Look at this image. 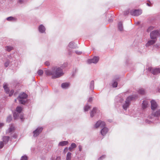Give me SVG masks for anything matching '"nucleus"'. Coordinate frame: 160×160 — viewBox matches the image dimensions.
<instances>
[{"instance_id": "f257e3e1", "label": "nucleus", "mask_w": 160, "mask_h": 160, "mask_svg": "<svg viewBox=\"0 0 160 160\" xmlns=\"http://www.w3.org/2000/svg\"><path fill=\"white\" fill-rule=\"evenodd\" d=\"M45 73L47 75H52L53 78H58L63 74L62 69L59 68H54L52 70H46Z\"/></svg>"}, {"instance_id": "f03ea898", "label": "nucleus", "mask_w": 160, "mask_h": 160, "mask_svg": "<svg viewBox=\"0 0 160 160\" xmlns=\"http://www.w3.org/2000/svg\"><path fill=\"white\" fill-rule=\"evenodd\" d=\"M27 97V95L24 93L21 94L18 98L20 103L24 104L26 101V98Z\"/></svg>"}, {"instance_id": "7ed1b4c3", "label": "nucleus", "mask_w": 160, "mask_h": 160, "mask_svg": "<svg viewBox=\"0 0 160 160\" xmlns=\"http://www.w3.org/2000/svg\"><path fill=\"white\" fill-rule=\"evenodd\" d=\"M133 97L132 96L128 97L126 99L125 103L123 106V108L125 110H126L130 105V102L133 100Z\"/></svg>"}, {"instance_id": "20e7f679", "label": "nucleus", "mask_w": 160, "mask_h": 160, "mask_svg": "<svg viewBox=\"0 0 160 160\" xmlns=\"http://www.w3.org/2000/svg\"><path fill=\"white\" fill-rule=\"evenodd\" d=\"M160 35V30L154 31L151 32L150 34V38L152 39H156L158 36Z\"/></svg>"}, {"instance_id": "39448f33", "label": "nucleus", "mask_w": 160, "mask_h": 160, "mask_svg": "<svg viewBox=\"0 0 160 160\" xmlns=\"http://www.w3.org/2000/svg\"><path fill=\"white\" fill-rule=\"evenodd\" d=\"M130 13L132 15L138 16L142 14V11L140 10H132L130 11Z\"/></svg>"}, {"instance_id": "423d86ee", "label": "nucleus", "mask_w": 160, "mask_h": 160, "mask_svg": "<svg viewBox=\"0 0 160 160\" xmlns=\"http://www.w3.org/2000/svg\"><path fill=\"white\" fill-rule=\"evenodd\" d=\"M148 69L153 74L156 75L160 73V68H149Z\"/></svg>"}, {"instance_id": "0eeeda50", "label": "nucleus", "mask_w": 160, "mask_h": 160, "mask_svg": "<svg viewBox=\"0 0 160 160\" xmlns=\"http://www.w3.org/2000/svg\"><path fill=\"white\" fill-rule=\"evenodd\" d=\"M43 128L42 127H38L33 132V136L36 137L42 131Z\"/></svg>"}, {"instance_id": "6e6552de", "label": "nucleus", "mask_w": 160, "mask_h": 160, "mask_svg": "<svg viewBox=\"0 0 160 160\" xmlns=\"http://www.w3.org/2000/svg\"><path fill=\"white\" fill-rule=\"evenodd\" d=\"M22 111V108L20 107H18L16 108V111L18 113L15 112L13 114V116L15 119L18 118L19 116V113H20Z\"/></svg>"}, {"instance_id": "1a4fd4ad", "label": "nucleus", "mask_w": 160, "mask_h": 160, "mask_svg": "<svg viewBox=\"0 0 160 160\" xmlns=\"http://www.w3.org/2000/svg\"><path fill=\"white\" fill-rule=\"evenodd\" d=\"M99 58L97 57H94L93 58L88 60V62L89 63H96L98 61Z\"/></svg>"}, {"instance_id": "9d476101", "label": "nucleus", "mask_w": 160, "mask_h": 160, "mask_svg": "<svg viewBox=\"0 0 160 160\" xmlns=\"http://www.w3.org/2000/svg\"><path fill=\"white\" fill-rule=\"evenodd\" d=\"M105 125V123L104 122L99 120L95 124V127L96 128H97L99 127H102Z\"/></svg>"}, {"instance_id": "9b49d317", "label": "nucleus", "mask_w": 160, "mask_h": 160, "mask_svg": "<svg viewBox=\"0 0 160 160\" xmlns=\"http://www.w3.org/2000/svg\"><path fill=\"white\" fill-rule=\"evenodd\" d=\"M151 109L152 110H154L158 107L157 104L155 101H151Z\"/></svg>"}, {"instance_id": "f8f14e48", "label": "nucleus", "mask_w": 160, "mask_h": 160, "mask_svg": "<svg viewBox=\"0 0 160 160\" xmlns=\"http://www.w3.org/2000/svg\"><path fill=\"white\" fill-rule=\"evenodd\" d=\"M151 116H149L150 118H152L153 117H158L160 116V108L154 113H152V114Z\"/></svg>"}, {"instance_id": "ddd939ff", "label": "nucleus", "mask_w": 160, "mask_h": 160, "mask_svg": "<svg viewBox=\"0 0 160 160\" xmlns=\"http://www.w3.org/2000/svg\"><path fill=\"white\" fill-rule=\"evenodd\" d=\"M38 30L40 32L43 33L45 32L46 29L43 25H41L38 27Z\"/></svg>"}, {"instance_id": "4468645a", "label": "nucleus", "mask_w": 160, "mask_h": 160, "mask_svg": "<svg viewBox=\"0 0 160 160\" xmlns=\"http://www.w3.org/2000/svg\"><path fill=\"white\" fill-rule=\"evenodd\" d=\"M156 41V40H152L149 41L146 44L147 47H148L149 46L152 45L155 43Z\"/></svg>"}, {"instance_id": "2eb2a0df", "label": "nucleus", "mask_w": 160, "mask_h": 160, "mask_svg": "<svg viewBox=\"0 0 160 160\" xmlns=\"http://www.w3.org/2000/svg\"><path fill=\"white\" fill-rule=\"evenodd\" d=\"M108 131V128H104L101 130V133L102 135L104 136Z\"/></svg>"}, {"instance_id": "dca6fc26", "label": "nucleus", "mask_w": 160, "mask_h": 160, "mask_svg": "<svg viewBox=\"0 0 160 160\" xmlns=\"http://www.w3.org/2000/svg\"><path fill=\"white\" fill-rule=\"evenodd\" d=\"M68 143V141H63L59 142L58 144V146H64Z\"/></svg>"}, {"instance_id": "f3484780", "label": "nucleus", "mask_w": 160, "mask_h": 160, "mask_svg": "<svg viewBox=\"0 0 160 160\" xmlns=\"http://www.w3.org/2000/svg\"><path fill=\"white\" fill-rule=\"evenodd\" d=\"M69 84L68 83H63L62 84V87L63 89H66L69 87Z\"/></svg>"}, {"instance_id": "a211bd4d", "label": "nucleus", "mask_w": 160, "mask_h": 160, "mask_svg": "<svg viewBox=\"0 0 160 160\" xmlns=\"http://www.w3.org/2000/svg\"><path fill=\"white\" fill-rule=\"evenodd\" d=\"M8 84L6 83H4L3 84V87L6 93L9 92V89L8 88Z\"/></svg>"}, {"instance_id": "6ab92c4d", "label": "nucleus", "mask_w": 160, "mask_h": 160, "mask_svg": "<svg viewBox=\"0 0 160 160\" xmlns=\"http://www.w3.org/2000/svg\"><path fill=\"white\" fill-rule=\"evenodd\" d=\"M76 147L77 145L75 143H72L71 144V146L68 148V150L70 151H72L73 149L75 148Z\"/></svg>"}, {"instance_id": "aec40b11", "label": "nucleus", "mask_w": 160, "mask_h": 160, "mask_svg": "<svg viewBox=\"0 0 160 160\" xmlns=\"http://www.w3.org/2000/svg\"><path fill=\"white\" fill-rule=\"evenodd\" d=\"M148 102L147 101H144L142 103V108L144 109L146 108L148 105Z\"/></svg>"}, {"instance_id": "412c9836", "label": "nucleus", "mask_w": 160, "mask_h": 160, "mask_svg": "<svg viewBox=\"0 0 160 160\" xmlns=\"http://www.w3.org/2000/svg\"><path fill=\"white\" fill-rule=\"evenodd\" d=\"M118 28L120 31H122L123 30L122 24L121 22H120L118 24Z\"/></svg>"}, {"instance_id": "4be33fe9", "label": "nucleus", "mask_w": 160, "mask_h": 160, "mask_svg": "<svg viewBox=\"0 0 160 160\" xmlns=\"http://www.w3.org/2000/svg\"><path fill=\"white\" fill-rule=\"evenodd\" d=\"M96 108H94L90 112V116L91 117H92L94 115V114L96 113Z\"/></svg>"}, {"instance_id": "5701e85b", "label": "nucleus", "mask_w": 160, "mask_h": 160, "mask_svg": "<svg viewBox=\"0 0 160 160\" xmlns=\"http://www.w3.org/2000/svg\"><path fill=\"white\" fill-rule=\"evenodd\" d=\"M9 137L8 136H5L3 137V141L5 144H6L8 141Z\"/></svg>"}, {"instance_id": "b1692460", "label": "nucleus", "mask_w": 160, "mask_h": 160, "mask_svg": "<svg viewBox=\"0 0 160 160\" xmlns=\"http://www.w3.org/2000/svg\"><path fill=\"white\" fill-rule=\"evenodd\" d=\"M94 88V82L93 81H91L90 84V88L91 90H92Z\"/></svg>"}, {"instance_id": "393cba45", "label": "nucleus", "mask_w": 160, "mask_h": 160, "mask_svg": "<svg viewBox=\"0 0 160 160\" xmlns=\"http://www.w3.org/2000/svg\"><path fill=\"white\" fill-rule=\"evenodd\" d=\"M13 49V47L11 46H7L5 47V49L7 51L10 52Z\"/></svg>"}, {"instance_id": "a878e982", "label": "nucleus", "mask_w": 160, "mask_h": 160, "mask_svg": "<svg viewBox=\"0 0 160 160\" xmlns=\"http://www.w3.org/2000/svg\"><path fill=\"white\" fill-rule=\"evenodd\" d=\"M72 153L70 152H68L66 156V160H71Z\"/></svg>"}, {"instance_id": "bb28decb", "label": "nucleus", "mask_w": 160, "mask_h": 160, "mask_svg": "<svg viewBox=\"0 0 160 160\" xmlns=\"http://www.w3.org/2000/svg\"><path fill=\"white\" fill-rule=\"evenodd\" d=\"M7 20L9 21H15L16 20V19L12 17H10L7 18Z\"/></svg>"}, {"instance_id": "cd10ccee", "label": "nucleus", "mask_w": 160, "mask_h": 160, "mask_svg": "<svg viewBox=\"0 0 160 160\" xmlns=\"http://www.w3.org/2000/svg\"><path fill=\"white\" fill-rule=\"evenodd\" d=\"M69 47L71 48H76V46L73 42H70L68 45Z\"/></svg>"}, {"instance_id": "c85d7f7f", "label": "nucleus", "mask_w": 160, "mask_h": 160, "mask_svg": "<svg viewBox=\"0 0 160 160\" xmlns=\"http://www.w3.org/2000/svg\"><path fill=\"white\" fill-rule=\"evenodd\" d=\"M10 63V61L9 60H7L4 63V66L5 67H7Z\"/></svg>"}, {"instance_id": "c756f323", "label": "nucleus", "mask_w": 160, "mask_h": 160, "mask_svg": "<svg viewBox=\"0 0 160 160\" xmlns=\"http://www.w3.org/2000/svg\"><path fill=\"white\" fill-rule=\"evenodd\" d=\"M14 129V127L13 125L11 126L9 128L8 130V132H10L13 131Z\"/></svg>"}, {"instance_id": "7c9ffc66", "label": "nucleus", "mask_w": 160, "mask_h": 160, "mask_svg": "<svg viewBox=\"0 0 160 160\" xmlns=\"http://www.w3.org/2000/svg\"><path fill=\"white\" fill-rule=\"evenodd\" d=\"M138 92L141 94H144L145 93V91L143 89L141 88L138 91Z\"/></svg>"}, {"instance_id": "2f4dec72", "label": "nucleus", "mask_w": 160, "mask_h": 160, "mask_svg": "<svg viewBox=\"0 0 160 160\" xmlns=\"http://www.w3.org/2000/svg\"><path fill=\"white\" fill-rule=\"evenodd\" d=\"M90 107L87 105L85 106L84 108V110L85 111H87L89 109Z\"/></svg>"}, {"instance_id": "473e14b6", "label": "nucleus", "mask_w": 160, "mask_h": 160, "mask_svg": "<svg viewBox=\"0 0 160 160\" xmlns=\"http://www.w3.org/2000/svg\"><path fill=\"white\" fill-rule=\"evenodd\" d=\"M43 73V72L42 70H39L38 72V73L39 75H42Z\"/></svg>"}, {"instance_id": "72a5a7b5", "label": "nucleus", "mask_w": 160, "mask_h": 160, "mask_svg": "<svg viewBox=\"0 0 160 160\" xmlns=\"http://www.w3.org/2000/svg\"><path fill=\"white\" fill-rule=\"evenodd\" d=\"M28 158L27 156H22L21 158V160H27Z\"/></svg>"}, {"instance_id": "f704fd0d", "label": "nucleus", "mask_w": 160, "mask_h": 160, "mask_svg": "<svg viewBox=\"0 0 160 160\" xmlns=\"http://www.w3.org/2000/svg\"><path fill=\"white\" fill-rule=\"evenodd\" d=\"M154 28V27L153 26H150L149 27L147 30L148 32H150L151 30H152Z\"/></svg>"}, {"instance_id": "c9c22d12", "label": "nucleus", "mask_w": 160, "mask_h": 160, "mask_svg": "<svg viewBox=\"0 0 160 160\" xmlns=\"http://www.w3.org/2000/svg\"><path fill=\"white\" fill-rule=\"evenodd\" d=\"M117 85H118V83L117 82H114L112 83V86L113 87L116 88L117 87Z\"/></svg>"}, {"instance_id": "e433bc0d", "label": "nucleus", "mask_w": 160, "mask_h": 160, "mask_svg": "<svg viewBox=\"0 0 160 160\" xmlns=\"http://www.w3.org/2000/svg\"><path fill=\"white\" fill-rule=\"evenodd\" d=\"M4 143H4L2 142H0V148H3Z\"/></svg>"}, {"instance_id": "4c0bfd02", "label": "nucleus", "mask_w": 160, "mask_h": 160, "mask_svg": "<svg viewBox=\"0 0 160 160\" xmlns=\"http://www.w3.org/2000/svg\"><path fill=\"white\" fill-rule=\"evenodd\" d=\"M12 120V117L11 116H8L7 118V121L9 122H10Z\"/></svg>"}, {"instance_id": "58836bf2", "label": "nucleus", "mask_w": 160, "mask_h": 160, "mask_svg": "<svg viewBox=\"0 0 160 160\" xmlns=\"http://www.w3.org/2000/svg\"><path fill=\"white\" fill-rule=\"evenodd\" d=\"M155 47L157 48H160V44L159 43H157L154 45Z\"/></svg>"}, {"instance_id": "ea45409f", "label": "nucleus", "mask_w": 160, "mask_h": 160, "mask_svg": "<svg viewBox=\"0 0 160 160\" xmlns=\"http://www.w3.org/2000/svg\"><path fill=\"white\" fill-rule=\"evenodd\" d=\"M105 158V155H102L101 157H100L98 159V160H102L103 158Z\"/></svg>"}, {"instance_id": "a19ab883", "label": "nucleus", "mask_w": 160, "mask_h": 160, "mask_svg": "<svg viewBox=\"0 0 160 160\" xmlns=\"http://www.w3.org/2000/svg\"><path fill=\"white\" fill-rule=\"evenodd\" d=\"M14 92V91L13 90H11L10 93H9V96H11L12 94Z\"/></svg>"}, {"instance_id": "79ce46f5", "label": "nucleus", "mask_w": 160, "mask_h": 160, "mask_svg": "<svg viewBox=\"0 0 160 160\" xmlns=\"http://www.w3.org/2000/svg\"><path fill=\"white\" fill-rule=\"evenodd\" d=\"M68 148H66L64 150L63 152L64 153H66L68 150Z\"/></svg>"}, {"instance_id": "37998d69", "label": "nucleus", "mask_w": 160, "mask_h": 160, "mask_svg": "<svg viewBox=\"0 0 160 160\" xmlns=\"http://www.w3.org/2000/svg\"><path fill=\"white\" fill-rule=\"evenodd\" d=\"M56 160H62L61 159V158L60 157H57L56 159Z\"/></svg>"}, {"instance_id": "c03bdc74", "label": "nucleus", "mask_w": 160, "mask_h": 160, "mask_svg": "<svg viewBox=\"0 0 160 160\" xmlns=\"http://www.w3.org/2000/svg\"><path fill=\"white\" fill-rule=\"evenodd\" d=\"M45 64L47 66H48L49 65L50 63L49 62H48V61H46V62H45Z\"/></svg>"}, {"instance_id": "a18cd8bd", "label": "nucleus", "mask_w": 160, "mask_h": 160, "mask_svg": "<svg viewBox=\"0 0 160 160\" xmlns=\"http://www.w3.org/2000/svg\"><path fill=\"white\" fill-rule=\"evenodd\" d=\"M78 148L79 149V150L80 151H81L82 149V146L80 145H79L78 146Z\"/></svg>"}, {"instance_id": "49530a36", "label": "nucleus", "mask_w": 160, "mask_h": 160, "mask_svg": "<svg viewBox=\"0 0 160 160\" xmlns=\"http://www.w3.org/2000/svg\"><path fill=\"white\" fill-rule=\"evenodd\" d=\"M4 126V124L0 122V128Z\"/></svg>"}, {"instance_id": "de8ad7c7", "label": "nucleus", "mask_w": 160, "mask_h": 160, "mask_svg": "<svg viewBox=\"0 0 160 160\" xmlns=\"http://www.w3.org/2000/svg\"><path fill=\"white\" fill-rule=\"evenodd\" d=\"M76 53L78 54H80L81 53V52H80L76 51Z\"/></svg>"}, {"instance_id": "09e8293b", "label": "nucleus", "mask_w": 160, "mask_h": 160, "mask_svg": "<svg viewBox=\"0 0 160 160\" xmlns=\"http://www.w3.org/2000/svg\"><path fill=\"white\" fill-rule=\"evenodd\" d=\"M92 100V98H90L89 100H88V102H91Z\"/></svg>"}, {"instance_id": "8fccbe9b", "label": "nucleus", "mask_w": 160, "mask_h": 160, "mask_svg": "<svg viewBox=\"0 0 160 160\" xmlns=\"http://www.w3.org/2000/svg\"><path fill=\"white\" fill-rule=\"evenodd\" d=\"M20 118L21 120H22L23 118V116L22 115H21Z\"/></svg>"}, {"instance_id": "3c124183", "label": "nucleus", "mask_w": 160, "mask_h": 160, "mask_svg": "<svg viewBox=\"0 0 160 160\" xmlns=\"http://www.w3.org/2000/svg\"><path fill=\"white\" fill-rule=\"evenodd\" d=\"M22 0H19V2L20 3H22Z\"/></svg>"}, {"instance_id": "603ef678", "label": "nucleus", "mask_w": 160, "mask_h": 160, "mask_svg": "<svg viewBox=\"0 0 160 160\" xmlns=\"http://www.w3.org/2000/svg\"><path fill=\"white\" fill-rule=\"evenodd\" d=\"M13 137H14V138H16L17 137V135H16L15 136H13Z\"/></svg>"}, {"instance_id": "864d4df0", "label": "nucleus", "mask_w": 160, "mask_h": 160, "mask_svg": "<svg viewBox=\"0 0 160 160\" xmlns=\"http://www.w3.org/2000/svg\"><path fill=\"white\" fill-rule=\"evenodd\" d=\"M123 101V100L122 99H121V100H120V102H122V101Z\"/></svg>"}, {"instance_id": "5fc2aeb1", "label": "nucleus", "mask_w": 160, "mask_h": 160, "mask_svg": "<svg viewBox=\"0 0 160 160\" xmlns=\"http://www.w3.org/2000/svg\"><path fill=\"white\" fill-rule=\"evenodd\" d=\"M147 4L148 6H150L149 4H148V3H147Z\"/></svg>"}, {"instance_id": "6e6d98bb", "label": "nucleus", "mask_w": 160, "mask_h": 160, "mask_svg": "<svg viewBox=\"0 0 160 160\" xmlns=\"http://www.w3.org/2000/svg\"><path fill=\"white\" fill-rule=\"evenodd\" d=\"M128 12H127L126 13V14H128Z\"/></svg>"}, {"instance_id": "4d7b16f0", "label": "nucleus", "mask_w": 160, "mask_h": 160, "mask_svg": "<svg viewBox=\"0 0 160 160\" xmlns=\"http://www.w3.org/2000/svg\"><path fill=\"white\" fill-rule=\"evenodd\" d=\"M15 102H16V99H15Z\"/></svg>"}]
</instances>
